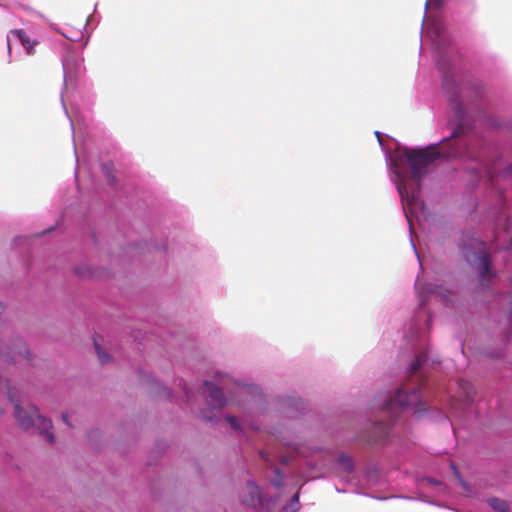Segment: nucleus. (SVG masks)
Wrapping results in <instances>:
<instances>
[{
    "mask_svg": "<svg viewBox=\"0 0 512 512\" xmlns=\"http://www.w3.org/2000/svg\"><path fill=\"white\" fill-rule=\"evenodd\" d=\"M460 146L457 142L451 144L449 148L446 145L438 148L436 145H431L423 149H410L406 148L403 156L406 159L410 169V179L415 181V187L409 189L405 180H402L397 186L402 202L407 205L413 206L419 198L421 179L427 173V168L434 161L440 158L457 157L460 155Z\"/></svg>",
    "mask_w": 512,
    "mask_h": 512,
    "instance_id": "f257e3e1",
    "label": "nucleus"
},
{
    "mask_svg": "<svg viewBox=\"0 0 512 512\" xmlns=\"http://www.w3.org/2000/svg\"><path fill=\"white\" fill-rule=\"evenodd\" d=\"M5 387L9 401L14 405V415L18 426L21 429L28 430L37 425L39 435H41L49 443H53L54 435L50 431L52 429L51 420L40 415L38 413L37 407L35 406H28L26 409L23 408L20 405V401L17 398L14 389L10 387L7 381Z\"/></svg>",
    "mask_w": 512,
    "mask_h": 512,
    "instance_id": "f03ea898",
    "label": "nucleus"
},
{
    "mask_svg": "<svg viewBox=\"0 0 512 512\" xmlns=\"http://www.w3.org/2000/svg\"><path fill=\"white\" fill-rule=\"evenodd\" d=\"M30 363V351L22 338L16 336L10 327L0 329V380L18 361Z\"/></svg>",
    "mask_w": 512,
    "mask_h": 512,
    "instance_id": "7ed1b4c3",
    "label": "nucleus"
},
{
    "mask_svg": "<svg viewBox=\"0 0 512 512\" xmlns=\"http://www.w3.org/2000/svg\"><path fill=\"white\" fill-rule=\"evenodd\" d=\"M424 402L420 394V387L407 388L402 387L397 390L394 397L387 401L382 409L390 414H396L397 411L410 408L414 413L421 412Z\"/></svg>",
    "mask_w": 512,
    "mask_h": 512,
    "instance_id": "20e7f679",
    "label": "nucleus"
},
{
    "mask_svg": "<svg viewBox=\"0 0 512 512\" xmlns=\"http://www.w3.org/2000/svg\"><path fill=\"white\" fill-rule=\"evenodd\" d=\"M477 270L478 279L482 286H488L492 279L495 277V272L492 271V263L489 255L485 251H481L473 264Z\"/></svg>",
    "mask_w": 512,
    "mask_h": 512,
    "instance_id": "39448f33",
    "label": "nucleus"
},
{
    "mask_svg": "<svg viewBox=\"0 0 512 512\" xmlns=\"http://www.w3.org/2000/svg\"><path fill=\"white\" fill-rule=\"evenodd\" d=\"M10 35H13L19 39L27 55H34L36 53V46L38 45V41L31 39L23 29H13L9 32L7 37V50L9 53H11Z\"/></svg>",
    "mask_w": 512,
    "mask_h": 512,
    "instance_id": "423d86ee",
    "label": "nucleus"
},
{
    "mask_svg": "<svg viewBox=\"0 0 512 512\" xmlns=\"http://www.w3.org/2000/svg\"><path fill=\"white\" fill-rule=\"evenodd\" d=\"M247 495L243 498V503L247 506L255 507L261 504L259 487L254 482H248L246 485Z\"/></svg>",
    "mask_w": 512,
    "mask_h": 512,
    "instance_id": "0eeeda50",
    "label": "nucleus"
},
{
    "mask_svg": "<svg viewBox=\"0 0 512 512\" xmlns=\"http://www.w3.org/2000/svg\"><path fill=\"white\" fill-rule=\"evenodd\" d=\"M205 386L209 391V397L214 404V407L217 409H221L226 404V399L221 389L217 388L213 385L212 382L205 381Z\"/></svg>",
    "mask_w": 512,
    "mask_h": 512,
    "instance_id": "6e6552de",
    "label": "nucleus"
},
{
    "mask_svg": "<svg viewBox=\"0 0 512 512\" xmlns=\"http://www.w3.org/2000/svg\"><path fill=\"white\" fill-rule=\"evenodd\" d=\"M488 503L492 507V509L497 512H508L509 511V506L505 500H502L499 498H490L488 500Z\"/></svg>",
    "mask_w": 512,
    "mask_h": 512,
    "instance_id": "1a4fd4ad",
    "label": "nucleus"
},
{
    "mask_svg": "<svg viewBox=\"0 0 512 512\" xmlns=\"http://www.w3.org/2000/svg\"><path fill=\"white\" fill-rule=\"evenodd\" d=\"M338 463L343 467L344 471L350 473L354 469L353 461L348 455L342 454L338 457Z\"/></svg>",
    "mask_w": 512,
    "mask_h": 512,
    "instance_id": "9d476101",
    "label": "nucleus"
},
{
    "mask_svg": "<svg viewBox=\"0 0 512 512\" xmlns=\"http://www.w3.org/2000/svg\"><path fill=\"white\" fill-rule=\"evenodd\" d=\"M102 169L111 185L115 183L114 167L112 163H104Z\"/></svg>",
    "mask_w": 512,
    "mask_h": 512,
    "instance_id": "9b49d317",
    "label": "nucleus"
},
{
    "mask_svg": "<svg viewBox=\"0 0 512 512\" xmlns=\"http://www.w3.org/2000/svg\"><path fill=\"white\" fill-rule=\"evenodd\" d=\"M425 359H426L425 354H420V355L416 356L415 360L412 362L411 367H410L412 374L416 373L420 369V367H421L422 363L425 361Z\"/></svg>",
    "mask_w": 512,
    "mask_h": 512,
    "instance_id": "f8f14e48",
    "label": "nucleus"
},
{
    "mask_svg": "<svg viewBox=\"0 0 512 512\" xmlns=\"http://www.w3.org/2000/svg\"><path fill=\"white\" fill-rule=\"evenodd\" d=\"M95 349L100 360L101 364L108 363L110 361V356L105 351H102L96 340H94Z\"/></svg>",
    "mask_w": 512,
    "mask_h": 512,
    "instance_id": "ddd939ff",
    "label": "nucleus"
},
{
    "mask_svg": "<svg viewBox=\"0 0 512 512\" xmlns=\"http://www.w3.org/2000/svg\"><path fill=\"white\" fill-rule=\"evenodd\" d=\"M276 477L273 479L272 484L275 487H281L283 483V476L280 473L279 469H275Z\"/></svg>",
    "mask_w": 512,
    "mask_h": 512,
    "instance_id": "4468645a",
    "label": "nucleus"
},
{
    "mask_svg": "<svg viewBox=\"0 0 512 512\" xmlns=\"http://www.w3.org/2000/svg\"><path fill=\"white\" fill-rule=\"evenodd\" d=\"M376 428H379L381 430V437L384 438V437L388 436L389 429H390L389 425L383 424L382 422H378L376 424Z\"/></svg>",
    "mask_w": 512,
    "mask_h": 512,
    "instance_id": "2eb2a0df",
    "label": "nucleus"
},
{
    "mask_svg": "<svg viewBox=\"0 0 512 512\" xmlns=\"http://www.w3.org/2000/svg\"><path fill=\"white\" fill-rule=\"evenodd\" d=\"M226 420H227V422L230 423L231 427L234 430H239L240 429V425L238 424V421H237L236 417H234V416H227Z\"/></svg>",
    "mask_w": 512,
    "mask_h": 512,
    "instance_id": "dca6fc26",
    "label": "nucleus"
},
{
    "mask_svg": "<svg viewBox=\"0 0 512 512\" xmlns=\"http://www.w3.org/2000/svg\"><path fill=\"white\" fill-rule=\"evenodd\" d=\"M298 499H299V495L298 493L294 494V496L292 497V502H298Z\"/></svg>",
    "mask_w": 512,
    "mask_h": 512,
    "instance_id": "f3484780",
    "label": "nucleus"
},
{
    "mask_svg": "<svg viewBox=\"0 0 512 512\" xmlns=\"http://www.w3.org/2000/svg\"><path fill=\"white\" fill-rule=\"evenodd\" d=\"M62 419L63 421L70 426L69 422H68V419H67V415L66 414H62Z\"/></svg>",
    "mask_w": 512,
    "mask_h": 512,
    "instance_id": "a211bd4d",
    "label": "nucleus"
},
{
    "mask_svg": "<svg viewBox=\"0 0 512 512\" xmlns=\"http://www.w3.org/2000/svg\"><path fill=\"white\" fill-rule=\"evenodd\" d=\"M466 386L464 389L467 390V396H469V392H468V389H472L471 385L469 382H466Z\"/></svg>",
    "mask_w": 512,
    "mask_h": 512,
    "instance_id": "6ab92c4d",
    "label": "nucleus"
},
{
    "mask_svg": "<svg viewBox=\"0 0 512 512\" xmlns=\"http://www.w3.org/2000/svg\"><path fill=\"white\" fill-rule=\"evenodd\" d=\"M422 289H423V290H424V289H426L427 291L432 292V289L430 288V286H429V287H427V288H426V287H423Z\"/></svg>",
    "mask_w": 512,
    "mask_h": 512,
    "instance_id": "aec40b11",
    "label": "nucleus"
},
{
    "mask_svg": "<svg viewBox=\"0 0 512 512\" xmlns=\"http://www.w3.org/2000/svg\"><path fill=\"white\" fill-rule=\"evenodd\" d=\"M3 411H4L3 408L0 406V415L3 414Z\"/></svg>",
    "mask_w": 512,
    "mask_h": 512,
    "instance_id": "412c9836",
    "label": "nucleus"
},
{
    "mask_svg": "<svg viewBox=\"0 0 512 512\" xmlns=\"http://www.w3.org/2000/svg\"><path fill=\"white\" fill-rule=\"evenodd\" d=\"M204 418L207 419V420H211V418L206 416V415H204Z\"/></svg>",
    "mask_w": 512,
    "mask_h": 512,
    "instance_id": "4be33fe9",
    "label": "nucleus"
},
{
    "mask_svg": "<svg viewBox=\"0 0 512 512\" xmlns=\"http://www.w3.org/2000/svg\"><path fill=\"white\" fill-rule=\"evenodd\" d=\"M76 272H77V274H79V275H83V273H82V272H80L79 270H77Z\"/></svg>",
    "mask_w": 512,
    "mask_h": 512,
    "instance_id": "5701e85b",
    "label": "nucleus"
}]
</instances>
